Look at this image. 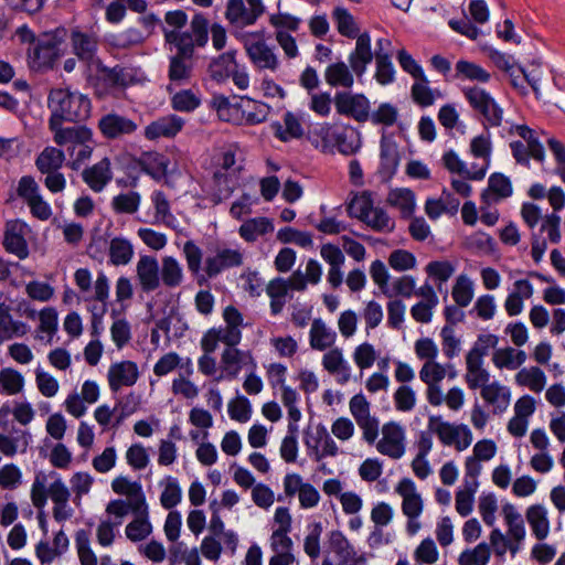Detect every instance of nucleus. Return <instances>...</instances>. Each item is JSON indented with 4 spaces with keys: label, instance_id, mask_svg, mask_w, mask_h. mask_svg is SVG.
Wrapping results in <instances>:
<instances>
[{
    "label": "nucleus",
    "instance_id": "30",
    "mask_svg": "<svg viewBox=\"0 0 565 565\" xmlns=\"http://www.w3.org/2000/svg\"><path fill=\"white\" fill-rule=\"evenodd\" d=\"M317 443H320V447L317 444H312L310 439H305L308 456L315 461L318 462L326 457L338 455L339 448L323 425L317 427Z\"/></svg>",
    "mask_w": 565,
    "mask_h": 565
},
{
    "label": "nucleus",
    "instance_id": "28",
    "mask_svg": "<svg viewBox=\"0 0 565 565\" xmlns=\"http://www.w3.org/2000/svg\"><path fill=\"white\" fill-rule=\"evenodd\" d=\"M303 115L301 113L286 111L281 121L273 124L274 135L282 142L300 139L305 134Z\"/></svg>",
    "mask_w": 565,
    "mask_h": 565
},
{
    "label": "nucleus",
    "instance_id": "2",
    "mask_svg": "<svg viewBox=\"0 0 565 565\" xmlns=\"http://www.w3.org/2000/svg\"><path fill=\"white\" fill-rule=\"evenodd\" d=\"M182 250L188 269L200 286L243 264L242 253L225 246H209L203 252L193 241H186Z\"/></svg>",
    "mask_w": 565,
    "mask_h": 565
},
{
    "label": "nucleus",
    "instance_id": "14",
    "mask_svg": "<svg viewBox=\"0 0 565 565\" xmlns=\"http://www.w3.org/2000/svg\"><path fill=\"white\" fill-rule=\"evenodd\" d=\"M262 0H228L226 6V19L237 28L254 24L264 13Z\"/></svg>",
    "mask_w": 565,
    "mask_h": 565
},
{
    "label": "nucleus",
    "instance_id": "6",
    "mask_svg": "<svg viewBox=\"0 0 565 565\" xmlns=\"http://www.w3.org/2000/svg\"><path fill=\"white\" fill-rule=\"evenodd\" d=\"M53 135L54 141L65 148L72 169H79L92 157L96 142L93 131L86 126L65 127Z\"/></svg>",
    "mask_w": 565,
    "mask_h": 565
},
{
    "label": "nucleus",
    "instance_id": "32",
    "mask_svg": "<svg viewBox=\"0 0 565 565\" xmlns=\"http://www.w3.org/2000/svg\"><path fill=\"white\" fill-rule=\"evenodd\" d=\"M18 195L28 204L31 212H50V205L40 194L38 183L31 177H22L19 181Z\"/></svg>",
    "mask_w": 565,
    "mask_h": 565
},
{
    "label": "nucleus",
    "instance_id": "49",
    "mask_svg": "<svg viewBox=\"0 0 565 565\" xmlns=\"http://www.w3.org/2000/svg\"><path fill=\"white\" fill-rule=\"evenodd\" d=\"M39 321L36 338L40 340L46 338V343L51 344L58 329L57 310L53 307L43 308L39 312Z\"/></svg>",
    "mask_w": 565,
    "mask_h": 565
},
{
    "label": "nucleus",
    "instance_id": "47",
    "mask_svg": "<svg viewBox=\"0 0 565 565\" xmlns=\"http://www.w3.org/2000/svg\"><path fill=\"white\" fill-rule=\"evenodd\" d=\"M184 278L182 265L172 256H166L161 260L160 281L168 288L179 287Z\"/></svg>",
    "mask_w": 565,
    "mask_h": 565
},
{
    "label": "nucleus",
    "instance_id": "16",
    "mask_svg": "<svg viewBox=\"0 0 565 565\" xmlns=\"http://www.w3.org/2000/svg\"><path fill=\"white\" fill-rule=\"evenodd\" d=\"M380 454L392 459H399L405 454V429L395 422H390L382 427V438L376 444Z\"/></svg>",
    "mask_w": 565,
    "mask_h": 565
},
{
    "label": "nucleus",
    "instance_id": "15",
    "mask_svg": "<svg viewBox=\"0 0 565 565\" xmlns=\"http://www.w3.org/2000/svg\"><path fill=\"white\" fill-rule=\"evenodd\" d=\"M93 72L98 73V79L105 86L106 92L116 93L124 90L130 85L139 81L138 72L132 67H107L102 63L100 67H96Z\"/></svg>",
    "mask_w": 565,
    "mask_h": 565
},
{
    "label": "nucleus",
    "instance_id": "40",
    "mask_svg": "<svg viewBox=\"0 0 565 565\" xmlns=\"http://www.w3.org/2000/svg\"><path fill=\"white\" fill-rule=\"evenodd\" d=\"M525 518L531 526L533 535L543 541L550 533V521L547 518V510L542 504H533L527 508Z\"/></svg>",
    "mask_w": 565,
    "mask_h": 565
},
{
    "label": "nucleus",
    "instance_id": "60",
    "mask_svg": "<svg viewBox=\"0 0 565 565\" xmlns=\"http://www.w3.org/2000/svg\"><path fill=\"white\" fill-rule=\"evenodd\" d=\"M387 202L391 207L401 210V212H414L416 207L415 193L406 188L391 190Z\"/></svg>",
    "mask_w": 565,
    "mask_h": 565
},
{
    "label": "nucleus",
    "instance_id": "10",
    "mask_svg": "<svg viewBox=\"0 0 565 565\" xmlns=\"http://www.w3.org/2000/svg\"><path fill=\"white\" fill-rule=\"evenodd\" d=\"M246 53L252 64L258 70L276 72L279 67V60L274 49L264 39V32H248L241 35Z\"/></svg>",
    "mask_w": 565,
    "mask_h": 565
},
{
    "label": "nucleus",
    "instance_id": "4",
    "mask_svg": "<svg viewBox=\"0 0 565 565\" xmlns=\"http://www.w3.org/2000/svg\"><path fill=\"white\" fill-rule=\"evenodd\" d=\"M47 105L51 110L50 128L53 132L65 129L63 121H81L90 114V99L78 92L54 88L50 92Z\"/></svg>",
    "mask_w": 565,
    "mask_h": 565
},
{
    "label": "nucleus",
    "instance_id": "7",
    "mask_svg": "<svg viewBox=\"0 0 565 565\" xmlns=\"http://www.w3.org/2000/svg\"><path fill=\"white\" fill-rule=\"evenodd\" d=\"M427 428L444 446L454 447L459 452L468 449L473 441V435L468 425L444 420L440 415L429 416Z\"/></svg>",
    "mask_w": 565,
    "mask_h": 565
},
{
    "label": "nucleus",
    "instance_id": "50",
    "mask_svg": "<svg viewBox=\"0 0 565 565\" xmlns=\"http://www.w3.org/2000/svg\"><path fill=\"white\" fill-rule=\"evenodd\" d=\"M135 512L138 513V516L127 524L125 532L130 541L138 542L151 534L152 525L148 520V508L146 503L139 511Z\"/></svg>",
    "mask_w": 565,
    "mask_h": 565
},
{
    "label": "nucleus",
    "instance_id": "18",
    "mask_svg": "<svg viewBox=\"0 0 565 565\" xmlns=\"http://www.w3.org/2000/svg\"><path fill=\"white\" fill-rule=\"evenodd\" d=\"M30 233L29 226L19 221H9L6 226L3 245L6 250L18 256L20 259H24L29 255V247L26 243V236Z\"/></svg>",
    "mask_w": 565,
    "mask_h": 565
},
{
    "label": "nucleus",
    "instance_id": "25",
    "mask_svg": "<svg viewBox=\"0 0 565 565\" xmlns=\"http://www.w3.org/2000/svg\"><path fill=\"white\" fill-rule=\"evenodd\" d=\"M470 152L477 158L481 159L482 163H472L473 172L471 173V180L481 181L491 163L492 145L489 135H479L475 137L470 142Z\"/></svg>",
    "mask_w": 565,
    "mask_h": 565
},
{
    "label": "nucleus",
    "instance_id": "33",
    "mask_svg": "<svg viewBox=\"0 0 565 565\" xmlns=\"http://www.w3.org/2000/svg\"><path fill=\"white\" fill-rule=\"evenodd\" d=\"M337 337V332L321 318L312 320L309 331V344L311 349L316 351L329 350L333 348Z\"/></svg>",
    "mask_w": 565,
    "mask_h": 565
},
{
    "label": "nucleus",
    "instance_id": "23",
    "mask_svg": "<svg viewBox=\"0 0 565 565\" xmlns=\"http://www.w3.org/2000/svg\"><path fill=\"white\" fill-rule=\"evenodd\" d=\"M138 128V125L128 117L116 113H109L98 120V129L107 139H116L124 135H131Z\"/></svg>",
    "mask_w": 565,
    "mask_h": 565
},
{
    "label": "nucleus",
    "instance_id": "3",
    "mask_svg": "<svg viewBox=\"0 0 565 565\" xmlns=\"http://www.w3.org/2000/svg\"><path fill=\"white\" fill-rule=\"evenodd\" d=\"M309 142L324 153L339 151L342 154H353L362 146L360 134L351 126L338 122H320L308 131Z\"/></svg>",
    "mask_w": 565,
    "mask_h": 565
},
{
    "label": "nucleus",
    "instance_id": "1",
    "mask_svg": "<svg viewBox=\"0 0 565 565\" xmlns=\"http://www.w3.org/2000/svg\"><path fill=\"white\" fill-rule=\"evenodd\" d=\"M222 316L225 326L207 330L201 340V348L205 353H213L220 342L226 345L221 354L222 374L217 381L234 380L242 369L247 367L255 371L257 367L250 351L236 348L242 341V328L244 327L242 312L234 306H227Z\"/></svg>",
    "mask_w": 565,
    "mask_h": 565
},
{
    "label": "nucleus",
    "instance_id": "37",
    "mask_svg": "<svg viewBox=\"0 0 565 565\" xmlns=\"http://www.w3.org/2000/svg\"><path fill=\"white\" fill-rule=\"evenodd\" d=\"M111 178L113 173L108 158L102 159L99 162L83 171L85 183L95 192L102 191Z\"/></svg>",
    "mask_w": 565,
    "mask_h": 565
},
{
    "label": "nucleus",
    "instance_id": "39",
    "mask_svg": "<svg viewBox=\"0 0 565 565\" xmlns=\"http://www.w3.org/2000/svg\"><path fill=\"white\" fill-rule=\"evenodd\" d=\"M237 184V175L223 173V171H216L207 184L209 193L211 195L210 201L217 203L223 199H226Z\"/></svg>",
    "mask_w": 565,
    "mask_h": 565
},
{
    "label": "nucleus",
    "instance_id": "48",
    "mask_svg": "<svg viewBox=\"0 0 565 565\" xmlns=\"http://www.w3.org/2000/svg\"><path fill=\"white\" fill-rule=\"evenodd\" d=\"M526 361V353L511 347L498 349L492 355V362L498 369L516 370Z\"/></svg>",
    "mask_w": 565,
    "mask_h": 565
},
{
    "label": "nucleus",
    "instance_id": "57",
    "mask_svg": "<svg viewBox=\"0 0 565 565\" xmlns=\"http://www.w3.org/2000/svg\"><path fill=\"white\" fill-rule=\"evenodd\" d=\"M238 66L235 58V51L220 55L210 66L212 77L217 82L230 78L231 74Z\"/></svg>",
    "mask_w": 565,
    "mask_h": 565
},
{
    "label": "nucleus",
    "instance_id": "8",
    "mask_svg": "<svg viewBox=\"0 0 565 565\" xmlns=\"http://www.w3.org/2000/svg\"><path fill=\"white\" fill-rule=\"evenodd\" d=\"M209 40L207 20L195 14L189 31L167 32V43L173 45L182 56H192L195 46H204Z\"/></svg>",
    "mask_w": 565,
    "mask_h": 565
},
{
    "label": "nucleus",
    "instance_id": "53",
    "mask_svg": "<svg viewBox=\"0 0 565 565\" xmlns=\"http://www.w3.org/2000/svg\"><path fill=\"white\" fill-rule=\"evenodd\" d=\"M456 76L460 79L486 84L490 82L491 74L479 64L459 60L455 66Z\"/></svg>",
    "mask_w": 565,
    "mask_h": 565
},
{
    "label": "nucleus",
    "instance_id": "62",
    "mask_svg": "<svg viewBox=\"0 0 565 565\" xmlns=\"http://www.w3.org/2000/svg\"><path fill=\"white\" fill-rule=\"evenodd\" d=\"M375 66L374 77L380 85L386 86L395 81L396 72L391 61L390 53H377L375 55Z\"/></svg>",
    "mask_w": 565,
    "mask_h": 565
},
{
    "label": "nucleus",
    "instance_id": "13",
    "mask_svg": "<svg viewBox=\"0 0 565 565\" xmlns=\"http://www.w3.org/2000/svg\"><path fill=\"white\" fill-rule=\"evenodd\" d=\"M333 103L339 115L352 118L358 122L369 120L371 104L365 95L352 92H337Z\"/></svg>",
    "mask_w": 565,
    "mask_h": 565
},
{
    "label": "nucleus",
    "instance_id": "29",
    "mask_svg": "<svg viewBox=\"0 0 565 565\" xmlns=\"http://www.w3.org/2000/svg\"><path fill=\"white\" fill-rule=\"evenodd\" d=\"M355 47L349 54L350 65L358 76L365 74L367 65L373 61L374 54L371 45V35L369 32H363L354 38Z\"/></svg>",
    "mask_w": 565,
    "mask_h": 565
},
{
    "label": "nucleus",
    "instance_id": "42",
    "mask_svg": "<svg viewBox=\"0 0 565 565\" xmlns=\"http://www.w3.org/2000/svg\"><path fill=\"white\" fill-rule=\"evenodd\" d=\"M28 329L26 323L14 320L9 308L0 303V344L14 337H23Z\"/></svg>",
    "mask_w": 565,
    "mask_h": 565
},
{
    "label": "nucleus",
    "instance_id": "26",
    "mask_svg": "<svg viewBox=\"0 0 565 565\" xmlns=\"http://www.w3.org/2000/svg\"><path fill=\"white\" fill-rule=\"evenodd\" d=\"M141 170L152 179L161 181L173 174L174 168L171 167L169 157L157 151H148L141 154L139 159Z\"/></svg>",
    "mask_w": 565,
    "mask_h": 565
},
{
    "label": "nucleus",
    "instance_id": "54",
    "mask_svg": "<svg viewBox=\"0 0 565 565\" xmlns=\"http://www.w3.org/2000/svg\"><path fill=\"white\" fill-rule=\"evenodd\" d=\"M515 382L535 393H540L546 384V376L537 366L523 367L516 373Z\"/></svg>",
    "mask_w": 565,
    "mask_h": 565
},
{
    "label": "nucleus",
    "instance_id": "46",
    "mask_svg": "<svg viewBox=\"0 0 565 565\" xmlns=\"http://www.w3.org/2000/svg\"><path fill=\"white\" fill-rule=\"evenodd\" d=\"M511 132L518 135L530 149L532 159L543 163L545 161V149L539 140L537 134L526 125H515L511 128Z\"/></svg>",
    "mask_w": 565,
    "mask_h": 565
},
{
    "label": "nucleus",
    "instance_id": "55",
    "mask_svg": "<svg viewBox=\"0 0 565 565\" xmlns=\"http://www.w3.org/2000/svg\"><path fill=\"white\" fill-rule=\"evenodd\" d=\"M147 35L137 28H128L119 33L106 35V42L116 49H127L138 45L146 40Z\"/></svg>",
    "mask_w": 565,
    "mask_h": 565
},
{
    "label": "nucleus",
    "instance_id": "31",
    "mask_svg": "<svg viewBox=\"0 0 565 565\" xmlns=\"http://www.w3.org/2000/svg\"><path fill=\"white\" fill-rule=\"evenodd\" d=\"M399 153L396 142L387 136L381 139L379 172L383 179H391L397 171Z\"/></svg>",
    "mask_w": 565,
    "mask_h": 565
},
{
    "label": "nucleus",
    "instance_id": "21",
    "mask_svg": "<svg viewBox=\"0 0 565 565\" xmlns=\"http://www.w3.org/2000/svg\"><path fill=\"white\" fill-rule=\"evenodd\" d=\"M139 379V370L132 361L113 363L107 372V381L113 393L119 392L124 386H132Z\"/></svg>",
    "mask_w": 565,
    "mask_h": 565
},
{
    "label": "nucleus",
    "instance_id": "64",
    "mask_svg": "<svg viewBox=\"0 0 565 565\" xmlns=\"http://www.w3.org/2000/svg\"><path fill=\"white\" fill-rule=\"evenodd\" d=\"M24 379L17 370L6 367L0 371V388L2 393L15 395L22 391Z\"/></svg>",
    "mask_w": 565,
    "mask_h": 565
},
{
    "label": "nucleus",
    "instance_id": "34",
    "mask_svg": "<svg viewBox=\"0 0 565 565\" xmlns=\"http://www.w3.org/2000/svg\"><path fill=\"white\" fill-rule=\"evenodd\" d=\"M502 515L507 526L508 536L522 547L526 536L525 524L522 514L512 503L502 505Z\"/></svg>",
    "mask_w": 565,
    "mask_h": 565
},
{
    "label": "nucleus",
    "instance_id": "27",
    "mask_svg": "<svg viewBox=\"0 0 565 565\" xmlns=\"http://www.w3.org/2000/svg\"><path fill=\"white\" fill-rule=\"evenodd\" d=\"M137 278L143 292H151L160 286V266L153 256H140L136 266Z\"/></svg>",
    "mask_w": 565,
    "mask_h": 565
},
{
    "label": "nucleus",
    "instance_id": "43",
    "mask_svg": "<svg viewBox=\"0 0 565 565\" xmlns=\"http://www.w3.org/2000/svg\"><path fill=\"white\" fill-rule=\"evenodd\" d=\"M331 18L340 35L354 39L361 34L358 21L344 7H335L331 13Z\"/></svg>",
    "mask_w": 565,
    "mask_h": 565
},
{
    "label": "nucleus",
    "instance_id": "5",
    "mask_svg": "<svg viewBox=\"0 0 565 565\" xmlns=\"http://www.w3.org/2000/svg\"><path fill=\"white\" fill-rule=\"evenodd\" d=\"M67 36L64 28L44 32L33 46L26 51L28 65L32 71L46 72L52 70L56 62L64 55L62 49Z\"/></svg>",
    "mask_w": 565,
    "mask_h": 565
},
{
    "label": "nucleus",
    "instance_id": "58",
    "mask_svg": "<svg viewBox=\"0 0 565 565\" xmlns=\"http://www.w3.org/2000/svg\"><path fill=\"white\" fill-rule=\"evenodd\" d=\"M51 482V472L38 471L31 487V501L38 509H43L47 502V488Z\"/></svg>",
    "mask_w": 565,
    "mask_h": 565
},
{
    "label": "nucleus",
    "instance_id": "56",
    "mask_svg": "<svg viewBox=\"0 0 565 565\" xmlns=\"http://www.w3.org/2000/svg\"><path fill=\"white\" fill-rule=\"evenodd\" d=\"M273 230L271 222L267 217L259 216L244 222L239 227V235L247 242H254Z\"/></svg>",
    "mask_w": 565,
    "mask_h": 565
},
{
    "label": "nucleus",
    "instance_id": "9",
    "mask_svg": "<svg viewBox=\"0 0 565 565\" xmlns=\"http://www.w3.org/2000/svg\"><path fill=\"white\" fill-rule=\"evenodd\" d=\"M462 94L470 107L479 113L487 127H499L503 121V109L486 89L479 86L462 88Z\"/></svg>",
    "mask_w": 565,
    "mask_h": 565
},
{
    "label": "nucleus",
    "instance_id": "17",
    "mask_svg": "<svg viewBox=\"0 0 565 565\" xmlns=\"http://www.w3.org/2000/svg\"><path fill=\"white\" fill-rule=\"evenodd\" d=\"M446 375L447 367L436 361L425 362L419 371V379L427 385L426 398L433 406L443 404L440 382Z\"/></svg>",
    "mask_w": 565,
    "mask_h": 565
},
{
    "label": "nucleus",
    "instance_id": "35",
    "mask_svg": "<svg viewBox=\"0 0 565 565\" xmlns=\"http://www.w3.org/2000/svg\"><path fill=\"white\" fill-rule=\"evenodd\" d=\"M512 194V184L508 177L494 172L489 177L488 188L482 192V200L488 205L497 203Z\"/></svg>",
    "mask_w": 565,
    "mask_h": 565
},
{
    "label": "nucleus",
    "instance_id": "11",
    "mask_svg": "<svg viewBox=\"0 0 565 565\" xmlns=\"http://www.w3.org/2000/svg\"><path fill=\"white\" fill-rule=\"evenodd\" d=\"M70 41L73 54L86 64L89 72L102 66V61L97 56L98 38L95 33L75 28L71 31Z\"/></svg>",
    "mask_w": 565,
    "mask_h": 565
},
{
    "label": "nucleus",
    "instance_id": "22",
    "mask_svg": "<svg viewBox=\"0 0 565 565\" xmlns=\"http://www.w3.org/2000/svg\"><path fill=\"white\" fill-rule=\"evenodd\" d=\"M321 364L329 374L335 377L338 384L344 385L351 380L352 369L341 348L333 347L329 349L323 354Z\"/></svg>",
    "mask_w": 565,
    "mask_h": 565
},
{
    "label": "nucleus",
    "instance_id": "45",
    "mask_svg": "<svg viewBox=\"0 0 565 565\" xmlns=\"http://www.w3.org/2000/svg\"><path fill=\"white\" fill-rule=\"evenodd\" d=\"M111 489L115 493L135 499L132 511H139L145 505V495L141 484L130 481L127 477L119 476L111 481Z\"/></svg>",
    "mask_w": 565,
    "mask_h": 565
},
{
    "label": "nucleus",
    "instance_id": "36",
    "mask_svg": "<svg viewBox=\"0 0 565 565\" xmlns=\"http://www.w3.org/2000/svg\"><path fill=\"white\" fill-rule=\"evenodd\" d=\"M480 394L481 397L493 407L494 414H502L505 412L511 402V392L509 387L497 381L482 387Z\"/></svg>",
    "mask_w": 565,
    "mask_h": 565
},
{
    "label": "nucleus",
    "instance_id": "20",
    "mask_svg": "<svg viewBox=\"0 0 565 565\" xmlns=\"http://www.w3.org/2000/svg\"><path fill=\"white\" fill-rule=\"evenodd\" d=\"M109 280L104 273H99L94 282V295H83L82 300L86 302V309L90 319L104 318L107 312V300L109 298Z\"/></svg>",
    "mask_w": 565,
    "mask_h": 565
},
{
    "label": "nucleus",
    "instance_id": "52",
    "mask_svg": "<svg viewBox=\"0 0 565 565\" xmlns=\"http://www.w3.org/2000/svg\"><path fill=\"white\" fill-rule=\"evenodd\" d=\"M411 94L413 100L422 107L431 106L436 98L441 96L439 90L429 87V81L425 75L415 78V83L411 88Z\"/></svg>",
    "mask_w": 565,
    "mask_h": 565
},
{
    "label": "nucleus",
    "instance_id": "63",
    "mask_svg": "<svg viewBox=\"0 0 565 565\" xmlns=\"http://www.w3.org/2000/svg\"><path fill=\"white\" fill-rule=\"evenodd\" d=\"M459 206V198L445 190L438 199H427L425 212H458Z\"/></svg>",
    "mask_w": 565,
    "mask_h": 565
},
{
    "label": "nucleus",
    "instance_id": "12",
    "mask_svg": "<svg viewBox=\"0 0 565 565\" xmlns=\"http://www.w3.org/2000/svg\"><path fill=\"white\" fill-rule=\"evenodd\" d=\"M350 412L363 433V439L373 444L379 436L380 422L371 415V405L363 394H355L349 402Z\"/></svg>",
    "mask_w": 565,
    "mask_h": 565
},
{
    "label": "nucleus",
    "instance_id": "19",
    "mask_svg": "<svg viewBox=\"0 0 565 565\" xmlns=\"http://www.w3.org/2000/svg\"><path fill=\"white\" fill-rule=\"evenodd\" d=\"M184 124V119L178 115L162 116L145 127L143 136L150 141L161 138L171 139L183 129Z\"/></svg>",
    "mask_w": 565,
    "mask_h": 565
},
{
    "label": "nucleus",
    "instance_id": "59",
    "mask_svg": "<svg viewBox=\"0 0 565 565\" xmlns=\"http://www.w3.org/2000/svg\"><path fill=\"white\" fill-rule=\"evenodd\" d=\"M134 256V247L131 243L121 237H115L109 244L110 263L119 266L127 265Z\"/></svg>",
    "mask_w": 565,
    "mask_h": 565
},
{
    "label": "nucleus",
    "instance_id": "24",
    "mask_svg": "<svg viewBox=\"0 0 565 565\" xmlns=\"http://www.w3.org/2000/svg\"><path fill=\"white\" fill-rule=\"evenodd\" d=\"M395 492L403 499V514L407 518H419L423 513L424 502L414 481L408 478L402 479L396 486Z\"/></svg>",
    "mask_w": 565,
    "mask_h": 565
},
{
    "label": "nucleus",
    "instance_id": "44",
    "mask_svg": "<svg viewBox=\"0 0 565 565\" xmlns=\"http://www.w3.org/2000/svg\"><path fill=\"white\" fill-rule=\"evenodd\" d=\"M465 381L470 390H482L489 384L490 373L483 367V360L466 356Z\"/></svg>",
    "mask_w": 565,
    "mask_h": 565
},
{
    "label": "nucleus",
    "instance_id": "38",
    "mask_svg": "<svg viewBox=\"0 0 565 565\" xmlns=\"http://www.w3.org/2000/svg\"><path fill=\"white\" fill-rule=\"evenodd\" d=\"M31 435L26 430L12 429L9 435L0 434V452L6 457H14L18 452H26Z\"/></svg>",
    "mask_w": 565,
    "mask_h": 565
},
{
    "label": "nucleus",
    "instance_id": "41",
    "mask_svg": "<svg viewBox=\"0 0 565 565\" xmlns=\"http://www.w3.org/2000/svg\"><path fill=\"white\" fill-rule=\"evenodd\" d=\"M353 73L343 61H339L326 68L324 79L332 87L351 88L354 84Z\"/></svg>",
    "mask_w": 565,
    "mask_h": 565
},
{
    "label": "nucleus",
    "instance_id": "51",
    "mask_svg": "<svg viewBox=\"0 0 565 565\" xmlns=\"http://www.w3.org/2000/svg\"><path fill=\"white\" fill-rule=\"evenodd\" d=\"M65 161L63 150L55 147H46L38 156L35 166L41 173L58 171Z\"/></svg>",
    "mask_w": 565,
    "mask_h": 565
},
{
    "label": "nucleus",
    "instance_id": "61",
    "mask_svg": "<svg viewBox=\"0 0 565 565\" xmlns=\"http://www.w3.org/2000/svg\"><path fill=\"white\" fill-rule=\"evenodd\" d=\"M491 556L490 545L482 542L473 548H466L458 557L459 565H487Z\"/></svg>",
    "mask_w": 565,
    "mask_h": 565
}]
</instances>
